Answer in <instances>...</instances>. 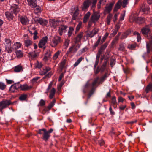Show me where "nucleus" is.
<instances>
[{
  "label": "nucleus",
  "mask_w": 152,
  "mask_h": 152,
  "mask_svg": "<svg viewBox=\"0 0 152 152\" xmlns=\"http://www.w3.org/2000/svg\"><path fill=\"white\" fill-rule=\"evenodd\" d=\"M14 71L15 72H18L23 71L22 66L20 65L16 66L14 68Z\"/></svg>",
  "instance_id": "obj_24"
},
{
  "label": "nucleus",
  "mask_w": 152,
  "mask_h": 152,
  "mask_svg": "<svg viewBox=\"0 0 152 152\" xmlns=\"http://www.w3.org/2000/svg\"><path fill=\"white\" fill-rule=\"evenodd\" d=\"M134 35H136L137 36V41L139 42L141 40V37L140 34L137 32H135L133 33Z\"/></svg>",
  "instance_id": "obj_45"
},
{
  "label": "nucleus",
  "mask_w": 152,
  "mask_h": 152,
  "mask_svg": "<svg viewBox=\"0 0 152 152\" xmlns=\"http://www.w3.org/2000/svg\"><path fill=\"white\" fill-rule=\"evenodd\" d=\"M114 4V3H110L108 5L106 6L105 7V12L109 13L111 11Z\"/></svg>",
  "instance_id": "obj_18"
},
{
  "label": "nucleus",
  "mask_w": 152,
  "mask_h": 152,
  "mask_svg": "<svg viewBox=\"0 0 152 152\" xmlns=\"http://www.w3.org/2000/svg\"><path fill=\"white\" fill-rule=\"evenodd\" d=\"M120 35H121V33L119 32L118 33V34L115 36V37L114 38V40L112 42V43L113 44H114L115 42H116L119 39V36Z\"/></svg>",
  "instance_id": "obj_48"
},
{
  "label": "nucleus",
  "mask_w": 152,
  "mask_h": 152,
  "mask_svg": "<svg viewBox=\"0 0 152 152\" xmlns=\"http://www.w3.org/2000/svg\"><path fill=\"white\" fill-rule=\"evenodd\" d=\"M129 3V0H118L115 5L113 11L114 12H117L121 6H122L124 8L126 7L127 5Z\"/></svg>",
  "instance_id": "obj_1"
},
{
  "label": "nucleus",
  "mask_w": 152,
  "mask_h": 152,
  "mask_svg": "<svg viewBox=\"0 0 152 152\" xmlns=\"http://www.w3.org/2000/svg\"><path fill=\"white\" fill-rule=\"evenodd\" d=\"M112 102L114 104H115L116 103V99L115 96H113L112 98Z\"/></svg>",
  "instance_id": "obj_64"
},
{
  "label": "nucleus",
  "mask_w": 152,
  "mask_h": 152,
  "mask_svg": "<svg viewBox=\"0 0 152 152\" xmlns=\"http://www.w3.org/2000/svg\"><path fill=\"white\" fill-rule=\"evenodd\" d=\"M48 39V38L47 36L43 37L39 42V48H42L44 47V48H45V45L47 42Z\"/></svg>",
  "instance_id": "obj_9"
},
{
  "label": "nucleus",
  "mask_w": 152,
  "mask_h": 152,
  "mask_svg": "<svg viewBox=\"0 0 152 152\" xmlns=\"http://www.w3.org/2000/svg\"><path fill=\"white\" fill-rule=\"evenodd\" d=\"M74 11V12L72 16V20H76L77 17L79 14V10L78 6H76L75 7Z\"/></svg>",
  "instance_id": "obj_15"
},
{
  "label": "nucleus",
  "mask_w": 152,
  "mask_h": 152,
  "mask_svg": "<svg viewBox=\"0 0 152 152\" xmlns=\"http://www.w3.org/2000/svg\"><path fill=\"white\" fill-rule=\"evenodd\" d=\"M28 5L32 8L36 7L37 5L36 0H26Z\"/></svg>",
  "instance_id": "obj_20"
},
{
  "label": "nucleus",
  "mask_w": 152,
  "mask_h": 152,
  "mask_svg": "<svg viewBox=\"0 0 152 152\" xmlns=\"http://www.w3.org/2000/svg\"><path fill=\"white\" fill-rule=\"evenodd\" d=\"M90 15V12H88L84 15L83 20V23H87L89 19Z\"/></svg>",
  "instance_id": "obj_21"
},
{
  "label": "nucleus",
  "mask_w": 152,
  "mask_h": 152,
  "mask_svg": "<svg viewBox=\"0 0 152 152\" xmlns=\"http://www.w3.org/2000/svg\"><path fill=\"white\" fill-rule=\"evenodd\" d=\"M146 19L145 18L142 17H138L137 23L139 24H142L144 23Z\"/></svg>",
  "instance_id": "obj_28"
},
{
  "label": "nucleus",
  "mask_w": 152,
  "mask_h": 152,
  "mask_svg": "<svg viewBox=\"0 0 152 152\" xmlns=\"http://www.w3.org/2000/svg\"><path fill=\"white\" fill-rule=\"evenodd\" d=\"M84 58L83 57H80L74 64V66L76 67L77 66Z\"/></svg>",
  "instance_id": "obj_39"
},
{
  "label": "nucleus",
  "mask_w": 152,
  "mask_h": 152,
  "mask_svg": "<svg viewBox=\"0 0 152 152\" xmlns=\"http://www.w3.org/2000/svg\"><path fill=\"white\" fill-rule=\"evenodd\" d=\"M20 20L21 23L26 25L28 23L29 20L26 16H22L20 18Z\"/></svg>",
  "instance_id": "obj_16"
},
{
  "label": "nucleus",
  "mask_w": 152,
  "mask_h": 152,
  "mask_svg": "<svg viewBox=\"0 0 152 152\" xmlns=\"http://www.w3.org/2000/svg\"><path fill=\"white\" fill-rule=\"evenodd\" d=\"M99 79V77H97L94 80V81L91 84L92 87H94L96 84L97 83Z\"/></svg>",
  "instance_id": "obj_54"
},
{
  "label": "nucleus",
  "mask_w": 152,
  "mask_h": 152,
  "mask_svg": "<svg viewBox=\"0 0 152 152\" xmlns=\"http://www.w3.org/2000/svg\"><path fill=\"white\" fill-rule=\"evenodd\" d=\"M35 21L42 26H45L48 23V21L41 18L35 19Z\"/></svg>",
  "instance_id": "obj_14"
},
{
  "label": "nucleus",
  "mask_w": 152,
  "mask_h": 152,
  "mask_svg": "<svg viewBox=\"0 0 152 152\" xmlns=\"http://www.w3.org/2000/svg\"><path fill=\"white\" fill-rule=\"evenodd\" d=\"M107 45L108 44L107 43H105L103 45H102L99 51H101V52H102V51L106 48Z\"/></svg>",
  "instance_id": "obj_47"
},
{
  "label": "nucleus",
  "mask_w": 152,
  "mask_h": 152,
  "mask_svg": "<svg viewBox=\"0 0 152 152\" xmlns=\"http://www.w3.org/2000/svg\"><path fill=\"white\" fill-rule=\"evenodd\" d=\"M28 55H29L32 58H36L37 56L36 53L34 52H30L28 53Z\"/></svg>",
  "instance_id": "obj_49"
},
{
  "label": "nucleus",
  "mask_w": 152,
  "mask_h": 152,
  "mask_svg": "<svg viewBox=\"0 0 152 152\" xmlns=\"http://www.w3.org/2000/svg\"><path fill=\"white\" fill-rule=\"evenodd\" d=\"M69 44V40L68 39H66L64 44V46L65 47V48H67Z\"/></svg>",
  "instance_id": "obj_53"
},
{
  "label": "nucleus",
  "mask_w": 152,
  "mask_h": 152,
  "mask_svg": "<svg viewBox=\"0 0 152 152\" xmlns=\"http://www.w3.org/2000/svg\"><path fill=\"white\" fill-rule=\"evenodd\" d=\"M67 28V26L64 25H61L59 26L58 29V32L60 36L62 35L63 33L66 32V29Z\"/></svg>",
  "instance_id": "obj_17"
},
{
  "label": "nucleus",
  "mask_w": 152,
  "mask_h": 152,
  "mask_svg": "<svg viewBox=\"0 0 152 152\" xmlns=\"http://www.w3.org/2000/svg\"><path fill=\"white\" fill-rule=\"evenodd\" d=\"M109 75L107 73H105L104 76L101 78L100 79V82L99 83H102L104 81V80H105L106 78L108 77Z\"/></svg>",
  "instance_id": "obj_42"
},
{
  "label": "nucleus",
  "mask_w": 152,
  "mask_h": 152,
  "mask_svg": "<svg viewBox=\"0 0 152 152\" xmlns=\"http://www.w3.org/2000/svg\"><path fill=\"white\" fill-rule=\"evenodd\" d=\"M108 35L109 34L107 32H106L105 33L101 40V42H102V43L105 40L107 37L108 36Z\"/></svg>",
  "instance_id": "obj_58"
},
{
  "label": "nucleus",
  "mask_w": 152,
  "mask_h": 152,
  "mask_svg": "<svg viewBox=\"0 0 152 152\" xmlns=\"http://www.w3.org/2000/svg\"><path fill=\"white\" fill-rule=\"evenodd\" d=\"M12 42L10 39L5 38L4 45L5 47V51L8 53H10L13 51V48L12 47Z\"/></svg>",
  "instance_id": "obj_2"
},
{
  "label": "nucleus",
  "mask_w": 152,
  "mask_h": 152,
  "mask_svg": "<svg viewBox=\"0 0 152 152\" xmlns=\"http://www.w3.org/2000/svg\"><path fill=\"white\" fill-rule=\"evenodd\" d=\"M51 69L49 67H46L45 68H43L42 71H41V75H44Z\"/></svg>",
  "instance_id": "obj_27"
},
{
  "label": "nucleus",
  "mask_w": 152,
  "mask_h": 152,
  "mask_svg": "<svg viewBox=\"0 0 152 152\" xmlns=\"http://www.w3.org/2000/svg\"><path fill=\"white\" fill-rule=\"evenodd\" d=\"M99 30L98 29L94 28L91 31H89L86 34V37L88 38H92L96 35L98 32Z\"/></svg>",
  "instance_id": "obj_12"
},
{
  "label": "nucleus",
  "mask_w": 152,
  "mask_h": 152,
  "mask_svg": "<svg viewBox=\"0 0 152 152\" xmlns=\"http://www.w3.org/2000/svg\"><path fill=\"white\" fill-rule=\"evenodd\" d=\"M60 53V52L59 51H58L53 56V59L54 60H55L58 58L59 55Z\"/></svg>",
  "instance_id": "obj_55"
},
{
  "label": "nucleus",
  "mask_w": 152,
  "mask_h": 152,
  "mask_svg": "<svg viewBox=\"0 0 152 152\" xmlns=\"http://www.w3.org/2000/svg\"><path fill=\"white\" fill-rule=\"evenodd\" d=\"M82 25V22H80L77 25L76 28V31L77 32L80 28Z\"/></svg>",
  "instance_id": "obj_59"
},
{
  "label": "nucleus",
  "mask_w": 152,
  "mask_h": 152,
  "mask_svg": "<svg viewBox=\"0 0 152 152\" xmlns=\"http://www.w3.org/2000/svg\"><path fill=\"white\" fill-rule=\"evenodd\" d=\"M11 104L10 100L2 101L0 102V106H2L1 110L10 105Z\"/></svg>",
  "instance_id": "obj_11"
},
{
  "label": "nucleus",
  "mask_w": 152,
  "mask_h": 152,
  "mask_svg": "<svg viewBox=\"0 0 152 152\" xmlns=\"http://www.w3.org/2000/svg\"><path fill=\"white\" fill-rule=\"evenodd\" d=\"M27 97V95L26 94L21 95L19 97V99L22 101L26 100Z\"/></svg>",
  "instance_id": "obj_38"
},
{
  "label": "nucleus",
  "mask_w": 152,
  "mask_h": 152,
  "mask_svg": "<svg viewBox=\"0 0 152 152\" xmlns=\"http://www.w3.org/2000/svg\"><path fill=\"white\" fill-rule=\"evenodd\" d=\"M83 33L80 32L77 36L76 38V42H80L81 38L83 36Z\"/></svg>",
  "instance_id": "obj_26"
},
{
  "label": "nucleus",
  "mask_w": 152,
  "mask_h": 152,
  "mask_svg": "<svg viewBox=\"0 0 152 152\" xmlns=\"http://www.w3.org/2000/svg\"><path fill=\"white\" fill-rule=\"evenodd\" d=\"M45 101L43 100V99H41L39 102V105L41 106H42L45 104Z\"/></svg>",
  "instance_id": "obj_63"
},
{
  "label": "nucleus",
  "mask_w": 152,
  "mask_h": 152,
  "mask_svg": "<svg viewBox=\"0 0 152 152\" xmlns=\"http://www.w3.org/2000/svg\"><path fill=\"white\" fill-rule=\"evenodd\" d=\"M101 36H100L99 37L97 41L94 45L93 48L94 50L97 47L100 41H101Z\"/></svg>",
  "instance_id": "obj_36"
},
{
  "label": "nucleus",
  "mask_w": 152,
  "mask_h": 152,
  "mask_svg": "<svg viewBox=\"0 0 152 152\" xmlns=\"http://www.w3.org/2000/svg\"><path fill=\"white\" fill-rule=\"evenodd\" d=\"M61 38L58 36H56L53 37L50 43V45L53 48L56 47L58 44L62 42Z\"/></svg>",
  "instance_id": "obj_4"
},
{
  "label": "nucleus",
  "mask_w": 152,
  "mask_h": 152,
  "mask_svg": "<svg viewBox=\"0 0 152 152\" xmlns=\"http://www.w3.org/2000/svg\"><path fill=\"white\" fill-rule=\"evenodd\" d=\"M22 44L20 42H16L13 45V48L15 49H17L21 47Z\"/></svg>",
  "instance_id": "obj_32"
},
{
  "label": "nucleus",
  "mask_w": 152,
  "mask_h": 152,
  "mask_svg": "<svg viewBox=\"0 0 152 152\" xmlns=\"http://www.w3.org/2000/svg\"><path fill=\"white\" fill-rule=\"evenodd\" d=\"M112 16L113 15L111 14L110 13L107 16L106 18V22L107 25L110 24Z\"/></svg>",
  "instance_id": "obj_34"
},
{
  "label": "nucleus",
  "mask_w": 152,
  "mask_h": 152,
  "mask_svg": "<svg viewBox=\"0 0 152 152\" xmlns=\"http://www.w3.org/2000/svg\"><path fill=\"white\" fill-rule=\"evenodd\" d=\"M5 15L6 18L9 20H10L13 19V16L12 13L10 12H7L5 13Z\"/></svg>",
  "instance_id": "obj_25"
},
{
  "label": "nucleus",
  "mask_w": 152,
  "mask_h": 152,
  "mask_svg": "<svg viewBox=\"0 0 152 152\" xmlns=\"http://www.w3.org/2000/svg\"><path fill=\"white\" fill-rule=\"evenodd\" d=\"M130 32L129 31H127L123 33L122 34L120 39L121 40H123L126 37H127L128 36Z\"/></svg>",
  "instance_id": "obj_31"
},
{
  "label": "nucleus",
  "mask_w": 152,
  "mask_h": 152,
  "mask_svg": "<svg viewBox=\"0 0 152 152\" xmlns=\"http://www.w3.org/2000/svg\"><path fill=\"white\" fill-rule=\"evenodd\" d=\"M38 133L41 135H43L42 139L45 141H47L50 136V134L48 132V131L45 128L39 129L38 131Z\"/></svg>",
  "instance_id": "obj_3"
},
{
  "label": "nucleus",
  "mask_w": 152,
  "mask_h": 152,
  "mask_svg": "<svg viewBox=\"0 0 152 152\" xmlns=\"http://www.w3.org/2000/svg\"><path fill=\"white\" fill-rule=\"evenodd\" d=\"M56 102L55 99H53V101L50 103L48 106L47 107L48 109L50 110L54 106L55 103Z\"/></svg>",
  "instance_id": "obj_41"
},
{
  "label": "nucleus",
  "mask_w": 152,
  "mask_h": 152,
  "mask_svg": "<svg viewBox=\"0 0 152 152\" xmlns=\"http://www.w3.org/2000/svg\"><path fill=\"white\" fill-rule=\"evenodd\" d=\"M21 85V84L19 83H15L13 85L14 86L15 88H16V90H17L20 88Z\"/></svg>",
  "instance_id": "obj_56"
},
{
  "label": "nucleus",
  "mask_w": 152,
  "mask_h": 152,
  "mask_svg": "<svg viewBox=\"0 0 152 152\" xmlns=\"http://www.w3.org/2000/svg\"><path fill=\"white\" fill-rule=\"evenodd\" d=\"M150 30L149 28L147 27L142 29L141 32L143 34L146 35L149 32Z\"/></svg>",
  "instance_id": "obj_29"
},
{
  "label": "nucleus",
  "mask_w": 152,
  "mask_h": 152,
  "mask_svg": "<svg viewBox=\"0 0 152 152\" xmlns=\"http://www.w3.org/2000/svg\"><path fill=\"white\" fill-rule=\"evenodd\" d=\"M15 90H16V89L15 88L14 86L12 85L10 87L9 91L11 93H13L15 91Z\"/></svg>",
  "instance_id": "obj_61"
},
{
  "label": "nucleus",
  "mask_w": 152,
  "mask_h": 152,
  "mask_svg": "<svg viewBox=\"0 0 152 152\" xmlns=\"http://www.w3.org/2000/svg\"><path fill=\"white\" fill-rule=\"evenodd\" d=\"M56 92V90L54 88H53L50 92V94L49 96L50 99H52L54 96Z\"/></svg>",
  "instance_id": "obj_33"
},
{
  "label": "nucleus",
  "mask_w": 152,
  "mask_h": 152,
  "mask_svg": "<svg viewBox=\"0 0 152 152\" xmlns=\"http://www.w3.org/2000/svg\"><path fill=\"white\" fill-rule=\"evenodd\" d=\"M36 8L34 9V13L37 14L41 12L42 11V9L41 7L39 6H36Z\"/></svg>",
  "instance_id": "obj_43"
},
{
  "label": "nucleus",
  "mask_w": 152,
  "mask_h": 152,
  "mask_svg": "<svg viewBox=\"0 0 152 152\" xmlns=\"http://www.w3.org/2000/svg\"><path fill=\"white\" fill-rule=\"evenodd\" d=\"M138 18V15L137 13H132L130 16L129 21L130 22H134L137 23Z\"/></svg>",
  "instance_id": "obj_13"
},
{
  "label": "nucleus",
  "mask_w": 152,
  "mask_h": 152,
  "mask_svg": "<svg viewBox=\"0 0 152 152\" xmlns=\"http://www.w3.org/2000/svg\"><path fill=\"white\" fill-rule=\"evenodd\" d=\"M16 53L18 58H20L23 56L22 52L20 50H18L16 51Z\"/></svg>",
  "instance_id": "obj_46"
},
{
  "label": "nucleus",
  "mask_w": 152,
  "mask_h": 152,
  "mask_svg": "<svg viewBox=\"0 0 152 152\" xmlns=\"http://www.w3.org/2000/svg\"><path fill=\"white\" fill-rule=\"evenodd\" d=\"M141 10L144 14H148L150 12V8L148 5L144 3L140 6Z\"/></svg>",
  "instance_id": "obj_8"
},
{
  "label": "nucleus",
  "mask_w": 152,
  "mask_h": 152,
  "mask_svg": "<svg viewBox=\"0 0 152 152\" xmlns=\"http://www.w3.org/2000/svg\"><path fill=\"white\" fill-rule=\"evenodd\" d=\"M137 46L136 44H129L127 46L128 48L131 50H134Z\"/></svg>",
  "instance_id": "obj_35"
},
{
  "label": "nucleus",
  "mask_w": 152,
  "mask_h": 152,
  "mask_svg": "<svg viewBox=\"0 0 152 152\" xmlns=\"http://www.w3.org/2000/svg\"><path fill=\"white\" fill-rule=\"evenodd\" d=\"M10 10L12 13L16 14L19 12L20 9L18 5L14 4L11 6Z\"/></svg>",
  "instance_id": "obj_10"
},
{
  "label": "nucleus",
  "mask_w": 152,
  "mask_h": 152,
  "mask_svg": "<svg viewBox=\"0 0 152 152\" xmlns=\"http://www.w3.org/2000/svg\"><path fill=\"white\" fill-rule=\"evenodd\" d=\"M51 53L50 51H47L45 53L44 57L43 58V60L46 61L49 59L51 57Z\"/></svg>",
  "instance_id": "obj_22"
},
{
  "label": "nucleus",
  "mask_w": 152,
  "mask_h": 152,
  "mask_svg": "<svg viewBox=\"0 0 152 152\" xmlns=\"http://www.w3.org/2000/svg\"><path fill=\"white\" fill-rule=\"evenodd\" d=\"M49 23L51 26L54 27H55L58 24V22L54 19L50 20Z\"/></svg>",
  "instance_id": "obj_23"
},
{
  "label": "nucleus",
  "mask_w": 152,
  "mask_h": 152,
  "mask_svg": "<svg viewBox=\"0 0 152 152\" xmlns=\"http://www.w3.org/2000/svg\"><path fill=\"white\" fill-rule=\"evenodd\" d=\"M35 68L40 69L42 66V64L41 62H39L38 61L34 64Z\"/></svg>",
  "instance_id": "obj_40"
},
{
  "label": "nucleus",
  "mask_w": 152,
  "mask_h": 152,
  "mask_svg": "<svg viewBox=\"0 0 152 152\" xmlns=\"http://www.w3.org/2000/svg\"><path fill=\"white\" fill-rule=\"evenodd\" d=\"M29 33L31 34H34V36L33 37V39L34 40H35L37 39V38L38 37L37 36V31H35L34 32H33L32 31H30L29 30H28Z\"/></svg>",
  "instance_id": "obj_44"
},
{
  "label": "nucleus",
  "mask_w": 152,
  "mask_h": 152,
  "mask_svg": "<svg viewBox=\"0 0 152 152\" xmlns=\"http://www.w3.org/2000/svg\"><path fill=\"white\" fill-rule=\"evenodd\" d=\"M6 85L5 84L2 82H0V89L4 90L5 89Z\"/></svg>",
  "instance_id": "obj_50"
},
{
  "label": "nucleus",
  "mask_w": 152,
  "mask_h": 152,
  "mask_svg": "<svg viewBox=\"0 0 152 152\" xmlns=\"http://www.w3.org/2000/svg\"><path fill=\"white\" fill-rule=\"evenodd\" d=\"M74 29V28L72 27H69V30L68 32V36L69 37H70L71 36Z\"/></svg>",
  "instance_id": "obj_52"
},
{
  "label": "nucleus",
  "mask_w": 152,
  "mask_h": 152,
  "mask_svg": "<svg viewBox=\"0 0 152 152\" xmlns=\"http://www.w3.org/2000/svg\"><path fill=\"white\" fill-rule=\"evenodd\" d=\"M80 47V45H77L76 46L75 45H72L69 48L66 54H68L70 53H75L77 51Z\"/></svg>",
  "instance_id": "obj_6"
},
{
  "label": "nucleus",
  "mask_w": 152,
  "mask_h": 152,
  "mask_svg": "<svg viewBox=\"0 0 152 152\" xmlns=\"http://www.w3.org/2000/svg\"><path fill=\"white\" fill-rule=\"evenodd\" d=\"M150 91H152V83L148 85L146 88L145 91L146 93Z\"/></svg>",
  "instance_id": "obj_37"
},
{
  "label": "nucleus",
  "mask_w": 152,
  "mask_h": 152,
  "mask_svg": "<svg viewBox=\"0 0 152 152\" xmlns=\"http://www.w3.org/2000/svg\"><path fill=\"white\" fill-rule=\"evenodd\" d=\"M126 11H124L123 13H122L120 18V20L122 21L124 19V18L125 15Z\"/></svg>",
  "instance_id": "obj_60"
},
{
  "label": "nucleus",
  "mask_w": 152,
  "mask_h": 152,
  "mask_svg": "<svg viewBox=\"0 0 152 152\" xmlns=\"http://www.w3.org/2000/svg\"><path fill=\"white\" fill-rule=\"evenodd\" d=\"M100 15L99 12H95L92 15L91 17V20H92L93 23L95 24L99 18Z\"/></svg>",
  "instance_id": "obj_7"
},
{
  "label": "nucleus",
  "mask_w": 152,
  "mask_h": 152,
  "mask_svg": "<svg viewBox=\"0 0 152 152\" xmlns=\"http://www.w3.org/2000/svg\"><path fill=\"white\" fill-rule=\"evenodd\" d=\"M146 48L147 50V53H150L151 50V44L150 43H148L146 44Z\"/></svg>",
  "instance_id": "obj_51"
},
{
  "label": "nucleus",
  "mask_w": 152,
  "mask_h": 152,
  "mask_svg": "<svg viewBox=\"0 0 152 152\" xmlns=\"http://www.w3.org/2000/svg\"><path fill=\"white\" fill-rule=\"evenodd\" d=\"M32 88V86H28L26 84L23 85H21L20 89L22 91H28L31 89Z\"/></svg>",
  "instance_id": "obj_19"
},
{
  "label": "nucleus",
  "mask_w": 152,
  "mask_h": 152,
  "mask_svg": "<svg viewBox=\"0 0 152 152\" xmlns=\"http://www.w3.org/2000/svg\"><path fill=\"white\" fill-rule=\"evenodd\" d=\"M95 88L94 87H92V89L90 91L88 94L89 98H90L91 96L94 94L95 91Z\"/></svg>",
  "instance_id": "obj_57"
},
{
  "label": "nucleus",
  "mask_w": 152,
  "mask_h": 152,
  "mask_svg": "<svg viewBox=\"0 0 152 152\" xmlns=\"http://www.w3.org/2000/svg\"><path fill=\"white\" fill-rule=\"evenodd\" d=\"M24 43L25 46L28 47L31 45L33 42L31 40L28 39L24 40Z\"/></svg>",
  "instance_id": "obj_30"
},
{
  "label": "nucleus",
  "mask_w": 152,
  "mask_h": 152,
  "mask_svg": "<svg viewBox=\"0 0 152 152\" xmlns=\"http://www.w3.org/2000/svg\"><path fill=\"white\" fill-rule=\"evenodd\" d=\"M91 3V0H85L83 3L81 7L82 10L85 11H87Z\"/></svg>",
  "instance_id": "obj_5"
},
{
  "label": "nucleus",
  "mask_w": 152,
  "mask_h": 152,
  "mask_svg": "<svg viewBox=\"0 0 152 152\" xmlns=\"http://www.w3.org/2000/svg\"><path fill=\"white\" fill-rule=\"evenodd\" d=\"M102 52L101 51H98V53L96 55V60L99 61V58L100 57V55L101 54Z\"/></svg>",
  "instance_id": "obj_62"
}]
</instances>
